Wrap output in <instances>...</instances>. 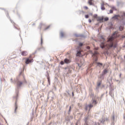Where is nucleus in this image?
Instances as JSON below:
<instances>
[{"label": "nucleus", "mask_w": 125, "mask_h": 125, "mask_svg": "<svg viewBox=\"0 0 125 125\" xmlns=\"http://www.w3.org/2000/svg\"><path fill=\"white\" fill-rule=\"evenodd\" d=\"M117 34L118 33L115 32L112 34V35L109 36L107 38V42H108V43H106V41L104 38L101 37L102 40H101L100 44V47L101 48H105V49H109V48H111V47L116 48L118 44H117V42H115V39L117 38Z\"/></svg>", "instance_id": "f257e3e1"}, {"label": "nucleus", "mask_w": 125, "mask_h": 125, "mask_svg": "<svg viewBox=\"0 0 125 125\" xmlns=\"http://www.w3.org/2000/svg\"><path fill=\"white\" fill-rule=\"evenodd\" d=\"M34 62V60H33V58L31 56H30L28 58L26 59L25 63L29 64V63H32V62Z\"/></svg>", "instance_id": "f03ea898"}, {"label": "nucleus", "mask_w": 125, "mask_h": 125, "mask_svg": "<svg viewBox=\"0 0 125 125\" xmlns=\"http://www.w3.org/2000/svg\"><path fill=\"white\" fill-rule=\"evenodd\" d=\"M26 83L25 80H24L22 82H21V81L18 82H17V86H18V87H20V86H21V85L22 84H23V83Z\"/></svg>", "instance_id": "7ed1b4c3"}, {"label": "nucleus", "mask_w": 125, "mask_h": 125, "mask_svg": "<svg viewBox=\"0 0 125 125\" xmlns=\"http://www.w3.org/2000/svg\"><path fill=\"white\" fill-rule=\"evenodd\" d=\"M104 18L103 17H98L97 21L100 22V23H103V22H104Z\"/></svg>", "instance_id": "20e7f679"}, {"label": "nucleus", "mask_w": 125, "mask_h": 125, "mask_svg": "<svg viewBox=\"0 0 125 125\" xmlns=\"http://www.w3.org/2000/svg\"><path fill=\"white\" fill-rule=\"evenodd\" d=\"M93 107V105L90 104L86 106L85 107V110H88V111H90V109Z\"/></svg>", "instance_id": "39448f33"}, {"label": "nucleus", "mask_w": 125, "mask_h": 125, "mask_svg": "<svg viewBox=\"0 0 125 125\" xmlns=\"http://www.w3.org/2000/svg\"><path fill=\"white\" fill-rule=\"evenodd\" d=\"M64 62L66 64H69V63H71V60L68 59H65L64 60Z\"/></svg>", "instance_id": "423d86ee"}, {"label": "nucleus", "mask_w": 125, "mask_h": 125, "mask_svg": "<svg viewBox=\"0 0 125 125\" xmlns=\"http://www.w3.org/2000/svg\"><path fill=\"white\" fill-rule=\"evenodd\" d=\"M120 17V15H115L114 17H112V19H114V20H117L119 19Z\"/></svg>", "instance_id": "0eeeda50"}, {"label": "nucleus", "mask_w": 125, "mask_h": 125, "mask_svg": "<svg viewBox=\"0 0 125 125\" xmlns=\"http://www.w3.org/2000/svg\"><path fill=\"white\" fill-rule=\"evenodd\" d=\"M21 55H22V56H26V55H28V53H27L26 51H23L21 52Z\"/></svg>", "instance_id": "6e6552de"}, {"label": "nucleus", "mask_w": 125, "mask_h": 125, "mask_svg": "<svg viewBox=\"0 0 125 125\" xmlns=\"http://www.w3.org/2000/svg\"><path fill=\"white\" fill-rule=\"evenodd\" d=\"M83 43H82V42H80L79 43V46L77 47V49H82V46H83Z\"/></svg>", "instance_id": "1a4fd4ad"}, {"label": "nucleus", "mask_w": 125, "mask_h": 125, "mask_svg": "<svg viewBox=\"0 0 125 125\" xmlns=\"http://www.w3.org/2000/svg\"><path fill=\"white\" fill-rule=\"evenodd\" d=\"M82 54V51H77V53L76 54V56H81Z\"/></svg>", "instance_id": "9d476101"}, {"label": "nucleus", "mask_w": 125, "mask_h": 125, "mask_svg": "<svg viewBox=\"0 0 125 125\" xmlns=\"http://www.w3.org/2000/svg\"><path fill=\"white\" fill-rule=\"evenodd\" d=\"M88 3L89 5H93V2H92V0H88Z\"/></svg>", "instance_id": "9b49d317"}, {"label": "nucleus", "mask_w": 125, "mask_h": 125, "mask_svg": "<svg viewBox=\"0 0 125 125\" xmlns=\"http://www.w3.org/2000/svg\"><path fill=\"white\" fill-rule=\"evenodd\" d=\"M98 103V101L96 100H93L92 102V104H94V105H96Z\"/></svg>", "instance_id": "f8f14e48"}, {"label": "nucleus", "mask_w": 125, "mask_h": 125, "mask_svg": "<svg viewBox=\"0 0 125 125\" xmlns=\"http://www.w3.org/2000/svg\"><path fill=\"white\" fill-rule=\"evenodd\" d=\"M47 79L48 80V83L49 84H50V79L49 78V75L48 73V76H47Z\"/></svg>", "instance_id": "ddd939ff"}, {"label": "nucleus", "mask_w": 125, "mask_h": 125, "mask_svg": "<svg viewBox=\"0 0 125 125\" xmlns=\"http://www.w3.org/2000/svg\"><path fill=\"white\" fill-rule=\"evenodd\" d=\"M97 54H98V52L95 51L94 53L93 54L92 56H95V57H97Z\"/></svg>", "instance_id": "4468645a"}, {"label": "nucleus", "mask_w": 125, "mask_h": 125, "mask_svg": "<svg viewBox=\"0 0 125 125\" xmlns=\"http://www.w3.org/2000/svg\"><path fill=\"white\" fill-rule=\"evenodd\" d=\"M44 24H43V23H41L40 25H39V29L40 30H42V27H44Z\"/></svg>", "instance_id": "2eb2a0df"}, {"label": "nucleus", "mask_w": 125, "mask_h": 125, "mask_svg": "<svg viewBox=\"0 0 125 125\" xmlns=\"http://www.w3.org/2000/svg\"><path fill=\"white\" fill-rule=\"evenodd\" d=\"M102 10H105V7H104V4H102L101 5Z\"/></svg>", "instance_id": "dca6fc26"}, {"label": "nucleus", "mask_w": 125, "mask_h": 125, "mask_svg": "<svg viewBox=\"0 0 125 125\" xmlns=\"http://www.w3.org/2000/svg\"><path fill=\"white\" fill-rule=\"evenodd\" d=\"M18 108V106H17V104L16 103L15 104V113H16V110H17V109Z\"/></svg>", "instance_id": "f3484780"}, {"label": "nucleus", "mask_w": 125, "mask_h": 125, "mask_svg": "<svg viewBox=\"0 0 125 125\" xmlns=\"http://www.w3.org/2000/svg\"><path fill=\"white\" fill-rule=\"evenodd\" d=\"M97 66H99V67H102V63L100 62H97Z\"/></svg>", "instance_id": "a211bd4d"}, {"label": "nucleus", "mask_w": 125, "mask_h": 125, "mask_svg": "<svg viewBox=\"0 0 125 125\" xmlns=\"http://www.w3.org/2000/svg\"><path fill=\"white\" fill-rule=\"evenodd\" d=\"M103 20H104V22H105V21H108V20H109V18L106 17L104 18Z\"/></svg>", "instance_id": "6ab92c4d"}, {"label": "nucleus", "mask_w": 125, "mask_h": 125, "mask_svg": "<svg viewBox=\"0 0 125 125\" xmlns=\"http://www.w3.org/2000/svg\"><path fill=\"white\" fill-rule=\"evenodd\" d=\"M93 17L94 18H95L96 20H97V18H98V16H97V15H94Z\"/></svg>", "instance_id": "aec40b11"}, {"label": "nucleus", "mask_w": 125, "mask_h": 125, "mask_svg": "<svg viewBox=\"0 0 125 125\" xmlns=\"http://www.w3.org/2000/svg\"><path fill=\"white\" fill-rule=\"evenodd\" d=\"M119 29L120 30V31H123V30H124V26H121L119 27Z\"/></svg>", "instance_id": "412c9836"}, {"label": "nucleus", "mask_w": 125, "mask_h": 125, "mask_svg": "<svg viewBox=\"0 0 125 125\" xmlns=\"http://www.w3.org/2000/svg\"><path fill=\"white\" fill-rule=\"evenodd\" d=\"M108 71H107V69H104V74H106V73H107Z\"/></svg>", "instance_id": "4be33fe9"}, {"label": "nucleus", "mask_w": 125, "mask_h": 125, "mask_svg": "<svg viewBox=\"0 0 125 125\" xmlns=\"http://www.w3.org/2000/svg\"><path fill=\"white\" fill-rule=\"evenodd\" d=\"M101 85V82H99L97 83V86H100Z\"/></svg>", "instance_id": "5701e85b"}, {"label": "nucleus", "mask_w": 125, "mask_h": 125, "mask_svg": "<svg viewBox=\"0 0 125 125\" xmlns=\"http://www.w3.org/2000/svg\"><path fill=\"white\" fill-rule=\"evenodd\" d=\"M84 9H85L86 10H87V9H88V7H87V6H85L83 7Z\"/></svg>", "instance_id": "b1692460"}, {"label": "nucleus", "mask_w": 125, "mask_h": 125, "mask_svg": "<svg viewBox=\"0 0 125 125\" xmlns=\"http://www.w3.org/2000/svg\"><path fill=\"white\" fill-rule=\"evenodd\" d=\"M71 110H72V107L71 106H69V109L68 110L69 113H70V112H71Z\"/></svg>", "instance_id": "393cba45"}, {"label": "nucleus", "mask_w": 125, "mask_h": 125, "mask_svg": "<svg viewBox=\"0 0 125 125\" xmlns=\"http://www.w3.org/2000/svg\"><path fill=\"white\" fill-rule=\"evenodd\" d=\"M61 37H64V33L63 32L61 33Z\"/></svg>", "instance_id": "a878e982"}, {"label": "nucleus", "mask_w": 125, "mask_h": 125, "mask_svg": "<svg viewBox=\"0 0 125 125\" xmlns=\"http://www.w3.org/2000/svg\"><path fill=\"white\" fill-rule=\"evenodd\" d=\"M110 13H113V10H110L109 13H108V14H110Z\"/></svg>", "instance_id": "bb28decb"}, {"label": "nucleus", "mask_w": 125, "mask_h": 125, "mask_svg": "<svg viewBox=\"0 0 125 125\" xmlns=\"http://www.w3.org/2000/svg\"><path fill=\"white\" fill-rule=\"evenodd\" d=\"M49 28V26H47L46 28H45L44 29V30H47V29H48Z\"/></svg>", "instance_id": "cd10ccee"}, {"label": "nucleus", "mask_w": 125, "mask_h": 125, "mask_svg": "<svg viewBox=\"0 0 125 125\" xmlns=\"http://www.w3.org/2000/svg\"><path fill=\"white\" fill-rule=\"evenodd\" d=\"M41 44H42V36L41 37Z\"/></svg>", "instance_id": "c85d7f7f"}, {"label": "nucleus", "mask_w": 125, "mask_h": 125, "mask_svg": "<svg viewBox=\"0 0 125 125\" xmlns=\"http://www.w3.org/2000/svg\"><path fill=\"white\" fill-rule=\"evenodd\" d=\"M89 17V16H88V15H85V18H88Z\"/></svg>", "instance_id": "c756f323"}, {"label": "nucleus", "mask_w": 125, "mask_h": 125, "mask_svg": "<svg viewBox=\"0 0 125 125\" xmlns=\"http://www.w3.org/2000/svg\"><path fill=\"white\" fill-rule=\"evenodd\" d=\"M61 65H64V62L63 61L61 62Z\"/></svg>", "instance_id": "7c9ffc66"}, {"label": "nucleus", "mask_w": 125, "mask_h": 125, "mask_svg": "<svg viewBox=\"0 0 125 125\" xmlns=\"http://www.w3.org/2000/svg\"><path fill=\"white\" fill-rule=\"evenodd\" d=\"M112 9H113V10H116V8L115 7H112Z\"/></svg>", "instance_id": "2f4dec72"}, {"label": "nucleus", "mask_w": 125, "mask_h": 125, "mask_svg": "<svg viewBox=\"0 0 125 125\" xmlns=\"http://www.w3.org/2000/svg\"><path fill=\"white\" fill-rule=\"evenodd\" d=\"M88 21L89 22L91 23V20L89 19Z\"/></svg>", "instance_id": "473e14b6"}, {"label": "nucleus", "mask_w": 125, "mask_h": 125, "mask_svg": "<svg viewBox=\"0 0 125 125\" xmlns=\"http://www.w3.org/2000/svg\"><path fill=\"white\" fill-rule=\"evenodd\" d=\"M84 125H88V124H87V123H85V124H84Z\"/></svg>", "instance_id": "72a5a7b5"}, {"label": "nucleus", "mask_w": 125, "mask_h": 125, "mask_svg": "<svg viewBox=\"0 0 125 125\" xmlns=\"http://www.w3.org/2000/svg\"><path fill=\"white\" fill-rule=\"evenodd\" d=\"M89 48H90V47L88 46V47H87V49H89Z\"/></svg>", "instance_id": "f704fd0d"}, {"label": "nucleus", "mask_w": 125, "mask_h": 125, "mask_svg": "<svg viewBox=\"0 0 125 125\" xmlns=\"http://www.w3.org/2000/svg\"><path fill=\"white\" fill-rule=\"evenodd\" d=\"M72 96H74V92H72Z\"/></svg>", "instance_id": "c9c22d12"}, {"label": "nucleus", "mask_w": 125, "mask_h": 125, "mask_svg": "<svg viewBox=\"0 0 125 125\" xmlns=\"http://www.w3.org/2000/svg\"><path fill=\"white\" fill-rule=\"evenodd\" d=\"M124 16H125V13H124Z\"/></svg>", "instance_id": "e433bc0d"}, {"label": "nucleus", "mask_w": 125, "mask_h": 125, "mask_svg": "<svg viewBox=\"0 0 125 125\" xmlns=\"http://www.w3.org/2000/svg\"><path fill=\"white\" fill-rule=\"evenodd\" d=\"M96 50H97L98 49V48H96Z\"/></svg>", "instance_id": "4c0bfd02"}, {"label": "nucleus", "mask_w": 125, "mask_h": 125, "mask_svg": "<svg viewBox=\"0 0 125 125\" xmlns=\"http://www.w3.org/2000/svg\"><path fill=\"white\" fill-rule=\"evenodd\" d=\"M97 99H99V97H97Z\"/></svg>", "instance_id": "58836bf2"}, {"label": "nucleus", "mask_w": 125, "mask_h": 125, "mask_svg": "<svg viewBox=\"0 0 125 125\" xmlns=\"http://www.w3.org/2000/svg\"><path fill=\"white\" fill-rule=\"evenodd\" d=\"M115 119V116H113V119Z\"/></svg>", "instance_id": "ea45409f"}]
</instances>
